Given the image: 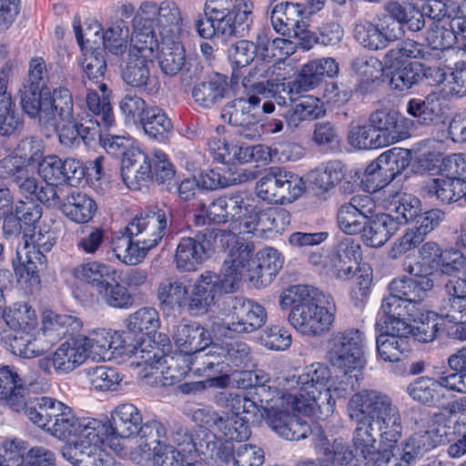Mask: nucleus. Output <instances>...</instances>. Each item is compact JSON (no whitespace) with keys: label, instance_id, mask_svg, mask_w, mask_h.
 <instances>
[{"label":"nucleus","instance_id":"9d476101","mask_svg":"<svg viewBox=\"0 0 466 466\" xmlns=\"http://www.w3.org/2000/svg\"><path fill=\"white\" fill-rule=\"evenodd\" d=\"M260 101L257 96L236 98L224 106L221 117L234 128L236 135L256 140L261 136Z\"/></svg>","mask_w":466,"mask_h":466},{"label":"nucleus","instance_id":"09e8293b","mask_svg":"<svg viewBox=\"0 0 466 466\" xmlns=\"http://www.w3.org/2000/svg\"><path fill=\"white\" fill-rule=\"evenodd\" d=\"M163 428L165 430L164 436L156 440L153 445H177L176 450L184 457H187L190 452H195L192 445L194 434L183 423L175 420L169 425V429L164 423Z\"/></svg>","mask_w":466,"mask_h":466},{"label":"nucleus","instance_id":"c756f323","mask_svg":"<svg viewBox=\"0 0 466 466\" xmlns=\"http://www.w3.org/2000/svg\"><path fill=\"white\" fill-rule=\"evenodd\" d=\"M25 395H28V391L25 381L15 369L0 367V399L5 400L13 410L19 412L25 406Z\"/></svg>","mask_w":466,"mask_h":466},{"label":"nucleus","instance_id":"58836bf2","mask_svg":"<svg viewBox=\"0 0 466 466\" xmlns=\"http://www.w3.org/2000/svg\"><path fill=\"white\" fill-rule=\"evenodd\" d=\"M96 210V202L76 188L66 193L62 212L76 223L89 221Z\"/></svg>","mask_w":466,"mask_h":466},{"label":"nucleus","instance_id":"6ab92c4d","mask_svg":"<svg viewBox=\"0 0 466 466\" xmlns=\"http://www.w3.org/2000/svg\"><path fill=\"white\" fill-rule=\"evenodd\" d=\"M381 310L385 316L376 322V329L386 328L394 332L407 333L411 330L410 322L414 319L419 309L390 292L382 300Z\"/></svg>","mask_w":466,"mask_h":466},{"label":"nucleus","instance_id":"412c9836","mask_svg":"<svg viewBox=\"0 0 466 466\" xmlns=\"http://www.w3.org/2000/svg\"><path fill=\"white\" fill-rule=\"evenodd\" d=\"M121 176L127 187L137 190L152 177V164L138 147H131L122 159Z\"/></svg>","mask_w":466,"mask_h":466},{"label":"nucleus","instance_id":"774afa93","mask_svg":"<svg viewBox=\"0 0 466 466\" xmlns=\"http://www.w3.org/2000/svg\"><path fill=\"white\" fill-rule=\"evenodd\" d=\"M218 431L222 433L226 441L230 442L247 441L251 435L248 421L236 414L224 416Z\"/></svg>","mask_w":466,"mask_h":466},{"label":"nucleus","instance_id":"c9c22d12","mask_svg":"<svg viewBox=\"0 0 466 466\" xmlns=\"http://www.w3.org/2000/svg\"><path fill=\"white\" fill-rule=\"evenodd\" d=\"M396 223L386 213L377 214L374 218H369L362 230L361 238L369 247L383 246L392 235L397 232Z\"/></svg>","mask_w":466,"mask_h":466},{"label":"nucleus","instance_id":"603ef678","mask_svg":"<svg viewBox=\"0 0 466 466\" xmlns=\"http://www.w3.org/2000/svg\"><path fill=\"white\" fill-rule=\"evenodd\" d=\"M74 86L76 88H86V106L95 116H100L101 121L105 127H109L114 122V116L111 105L106 97L102 99L98 96L97 93L94 90L93 85H87V81L84 77L76 78Z\"/></svg>","mask_w":466,"mask_h":466},{"label":"nucleus","instance_id":"f257e3e1","mask_svg":"<svg viewBox=\"0 0 466 466\" xmlns=\"http://www.w3.org/2000/svg\"><path fill=\"white\" fill-rule=\"evenodd\" d=\"M355 412V452L365 461V466H383L382 452L375 444L378 437L396 443L402 435L403 426L399 408L392 399L380 391L364 390L354 394L349 402Z\"/></svg>","mask_w":466,"mask_h":466},{"label":"nucleus","instance_id":"680f3d73","mask_svg":"<svg viewBox=\"0 0 466 466\" xmlns=\"http://www.w3.org/2000/svg\"><path fill=\"white\" fill-rule=\"evenodd\" d=\"M354 36L362 46L374 51L384 49L390 43L378 25L372 23L357 25Z\"/></svg>","mask_w":466,"mask_h":466},{"label":"nucleus","instance_id":"f03ea898","mask_svg":"<svg viewBox=\"0 0 466 466\" xmlns=\"http://www.w3.org/2000/svg\"><path fill=\"white\" fill-rule=\"evenodd\" d=\"M254 22L252 0H208L204 15L196 20L198 35L209 39L214 35L243 37Z\"/></svg>","mask_w":466,"mask_h":466},{"label":"nucleus","instance_id":"7c9ffc66","mask_svg":"<svg viewBox=\"0 0 466 466\" xmlns=\"http://www.w3.org/2000/svg\"><path fill=\"white\" fill-rule=\"evenodd\" d=\"M156 51L159 67L166 76H175L184 68L186 52L178 38L161 39Z\"/></svg>","mask_w":466,"mask_h":466},{"label":"nucleus","instance_id":"393cba45","mask_svg":"<svg viewBox=\"0 0 466 466\" xmlns=\"http://www.w3.org/2000/svg\"><path fill=\"white\" fill-rule=\"evenodd\" d=\"M433 287L434 281L431 276L420 275L415 278L395 279L390 283L389 290L419 309V306Z\"/></svg>","mask_w":466,"mask_h":466},{"label":"nucleus","instance_id":"ea45409f","mask_svg":"<svg viewBox=\"0 0 466 466\" xmlns=\"http://www.w3.org/2000/svg\"><path fill=\"white\" fill-rule=\"evenodd\" d=\"M82 327V321L71 315L46 313L43 319V331L52 339H60L66 336H77Z\"/></svg>","mask_w":466,"mask_h":466},{"label":"nucleus","instance_id":"6e6d98bb","mask_svg":"<svg viewBox=\"0 0 466 466\" xmlns=\"http://www.w3.org/2000/svg\"><path fill=\"white\" fill-rule=\"evenodd\" d=\"M399 114L394 110H376L369 118L370 125L377 130V134L384 136L388 146L395 143L400 137L398 124Z\"/></svg>","mask_w":466,"mask_h":466},{"label":"nucleus","instance_id":"1a4fd4ad","mask_svg":"<svg viewBox=\"0 0 466 466\" xmlns=\"http://www.w3.org/2000/svg\"><path fill=\"white\" fill-rule=\"evenodd\" d=\"M238 286L234 279L222 272L205 270L195 280L187 299V310L191 316H204L218 300L226 294L233 293Z\"/></svg>","mask_w":466,"mask_h":466},{"label":"nucleus","instance_id":"cd10ccee","mask_svg":"<svg viewBox=\"0 0 466 466\" xmlns=\"http://www.w3.org/2000/svg\"><path fill=\"white\" fill-rule=\"evenodd\" d=\"M407 112L422 126L438 127L447 119L439 96L430 94L424 98H412L408 102Z\"/></svg>","mask_w":466,"mask_h":466},{"label":"nucleus","instance_id":"0eeeda50","mask_svg":"<svg viewBox=\"0 0 466 466\" xmlns=\"http://www.w3.org/2000/svg\"><path fill=\"white\" fill-rule=\"evenodd\" d=\"M365 336L358 329L332 332L327 340V360L345 374L364 366Z\"/></svg>","mask_w":466,"mask_h":466},{"label":"nucleus","instance_id":"a19ab883","mask_svg":"<svg viewBox=\"0 0 466 466\" xmlns=\"http://www.w3.org/2000/svg\"><path fill=\"white\" fill-rule=\"evenodd\" d=\"M296 399L298 409L304 406L313 412L319 410V414L323 416H329L334 410L335 395L331 391V386L313 388L305 392H299Z\"/></svg>","mask_w":466,"mask_h":466},{"label":"nucleus","instance_id":"69168bd1","mask_svg":"<svg viewBox=\"0 0 466 466\" xmlns=\"http://www.w3.org/2000/svg\"><path fill=\"white\" fill-rule=\"evenodd\" d=\"M444 291L448 297L441 306L447 307L446 310H466V269L460 278H453L444 284Z\"/></svg>","mask_w":466,"mask_h":466},{"label":"nucleus","instance_id":"8fccbe9b","mask_svg":"<svg viewBox=\"0 0 466 466\" xmlns=\"http://www.w3.org/2000/svg\"><path fill=\"white\" fill-rule=\"evenodd\" d=\"M189 294L187 287L176 278L162 280L157 288V299L160 309L169 314L175 306H181L186 295Z\"/></svg>","mask_w":466,"mask_h":466},{"label":"nucleus","instance_id":"bf43d9fd","mask_svg":"<svg viewBox=\"0 0 466 466\" xmlns=\"http://www.w3.org/2000/svg\"><path fill=\"white\" fill-rule=\"evenodd\" d=\"M446 309L445 306L440 309V331L451 339L466 340V313Z\"/></svg>","mask_w":466,"mask_h":466},{"label":"nucleus","instance_id":"c85d7f7f","mask_svg":"<svg viewBox=\"0 0 466 466\" xmlns=\"http://www.w3.org/2000/svg\"><path fill=\"white\" fill-rule=\"evenodd\" d=\"M85 335L71 336L55 351V370L69 372L88 358Z\"/></svg>","mask_w":466,"mask_h":466},{"label":"nucleus","instance_id":"aec40b11","mask_svg":"<svg viewBox=\"0 0 466 466\" xmlns=\"http://www.w3.org/2000/svg\"><path fill=\"white\" fill-rule=\"evenodd\" d=\"M312 442L317 454L319 455L320 466H365V461L360 455H353L352 451L341 443L334 441L330 444L319 426H315Z\"/></svg>","mask_w":466,"mask_h":466},{"label":"nucleus","instance_id":"4be33fe9","mask_svg":"<svg viewBox=\"0 0 466 466\" xmlns=\"http://www.w3.org/2000/svg\"><path fill=\"white\" fill-rule=\"evenodd\" d=\"M172 339L180 351L196 355L211 343L212 337L199 323L181 321L174 327Z\"/></svg>","mask_w":466,"mask_h":466},{"label":"nucleus","instance_id":"bb28decb","mask_svg":"<svg viewBox=\"0 0 466 466\" xmlns=\"http://www.w3.org/2000/svg\"><path fill=\"white\" fill-rule=\"evenodd\" d=\"M463 23L464 21L455 18L445 25L431 24L425 35L427 46L433 53L453 47L460 38H466V26Z\"/></svg>","mask_w":466,"mask_h":466},{"label":"nucleus","instance_id":"37998d69","mask_svg":"<svg viewBox=\"0 0 466 466\" xmlns=\"http://www.w3.org/2000/svg\"><path fill=\"white\" fill-rule=\"evenodd\" d=\"M222 344L210 343L198 351L192 362L196 370L206 373L207 376L227 372L226 360Z\"/></svg>","mask_w":466,"mask_h":466},{"label":"nucleus","instance_id":"f8f14e48","mask_svg":"<svg viewBox=\"0 0 466 466\" xmlns=\"http://www.w3.org/2000/svg\"><path fill=\"white\" fill-rule=\"evenodd\" d=\"M224 309L231 315L227 330L242 334L251 333L260 329L267 320L263 306L244 297L228 296L223 299Z\"/></svg>","mask_w":466,"mask_h":466},{"label":"nucleus","instance_id":"20e7f679","mask_svg":"<svg viewBox=\"0 0 466 466\" xmlns=\"http://www.w3.org/2000/svg\"><path fill=\"white\" fill-rule=\"evenodd\" d=\"M108 422L113 440L118 437L138 438L143 451L150 449L156 440L165 434L163 422L154 419L143 421L141 410L132 403L117 405L111 412Z\"/></svg>","mask_w":466,"mask_h":466},{"label":"nucleus","instance_id":"a878e982","mask_svg":"<svg viewBox=\"0 0 466 466\" xmlns=\"http://www.w3.org/2000/svg\"><path fill=\"white\" fill-rule=\"evenodd\" d=\"M194 101L203 108H212L229 95L227 76L215 74L197 82L191 91Z\"/></svg>","mask_w":466,"mask_h":466},{"label":"nucleus","instance_id":"2f4dec72","mask_svg":"<svg viewBox=\"0 0 466 466\" xmlns=\"http://www.w3.org/2000/svg\"><path fill=\"white\" fill-rule=\"evenodd\" d=\"M380 332L377 337V351L385 361L394 362L400 359V355L410 350L409 333L394 332L390 329H376Z\"/></svg>","mask_w":466,"mask_h":466},{"label":"nucleus","instance_id":"2eb2a0df","mask_svg":"<svg viewBox=\"0 0 466 466\" xmlns=\"http://www.w3.org/2000/svg\"><path fill=\"white\" fill-rule=\"evenodd\" d=\"M171 217L172 210L167 207L164 208H149L136 216L127 226V230L129 231V234L139 238V243L155 248L163 238Z\"/></svg>","mask_w":466,"mask_h":466},{"label":"nucleus","instance_id":"864d4df0","mask_svg":"<svg viewBox=\"0 0 466 466\" xmlns=\"http://www.w3.org/2000/svg\"><path fill=\"white\" fill-rule=\"evenodd\" d=\"M431 179L427 184L429 194L435 196L441 202L450 204L461 199L463 196L465 183L455 180L450 177H441Z\"/></svg>","mask_w":466,"mask_h":466},{"label":"nucleus","instance_id":"423d86ee","mask_svg":"<svg viewBox=\"0 0 466 466\" xmlns=\"http://www.w3.org/2000/svg\"><path fill=\"white\" fill-rule=\"evenodd\" d=\"M46 65L42 57L32 58L23 86L19 90L20 104L24 112L40 123L51 120V90L45 76Z\"/></svg>","mask_w":466,"mask_h":466},{"label":"nucleus","instance_id":"b1692460","mask_svg":"<svg viewBox=\"0 0 466 466\" xmlns=\"http://www.w3.org/2000/svg\"><path fill=\"white\" fill-rule=\"evenodd\" d=\"M61 453L74 466H122L109 454L77 440L64 445Z\"/></svg>","mask_w":466,"mask_h":466},{"label":"nucleus","instance_id":"e2e57ef3","mask_svg":"<svg viewBox=\"0 0 466 466\" xmlns=\"http://www.w3.org/2000/svg\"><path fill=\"white\" fill-rule=\"evenodd\" d=\"M330 379V370L326 364L316 362L306 367L298 377L299 392H305L313 388L326 387Z\"/></svg>","mask_w":466,"mask_h":466},{"label":"nucleus","instance_id":"5fc2aeb1","mask_svg":"<svg viewBox=\"0 0 466 466\" xmlns=\"http://www.w3.org/2000/svg\"><path fill=\"white\" fill-rule=\"evenodd\" d=\"M349 144L357 149H375L388 146L384 136L377 134V130L369 125L351 127L348 134Z\"/></svg>","mask_w":466,"mask_h":466},{"label":"nucleus","instance_id":"4c0bfd02","mask_svg":"<svg viewBox=\"0 0 466 466\" xmlns=\"http://www.w3.org/2000/svg\"><path fill=\"white\" fill-rule=\"evenodd\" d=\"M78 441L87 444L93 449L101 451L100 444L113 441L111 426L108 420L102 421L96 419H81L75 435Z\"/></svg>","mask_w":466,"mask_h":466},{"label":"nucleus","instance_id":"c03bdc74","mask_svg":"<svg viewBox=\"0 0 466 466\" xmlns=\"http://www.w3.org/2000/svg\"><path fill=\"white\" fill-rule=\"evenodd\" d=\"M383 58L399 62H409L408 59L431 62L437 59V54L427 45L407 38L388 50Z\"/></svg>","mask_w":466,"mask_h":466},{"label":"nucleus","instance_id":"72a5a7b5","mask_svg":"<svg viewBox=\"0 0 466 466\" xmlns=\"http://www.w3.org/2000/svg\"><path fill=\"white\" fill-rule=\"evenodd\" d=\"M408 395L415 401L428 406L440 408L445 404V393L440 388L436 379L420 377L409 384Z\"/></svg>","mask_w":466,"mask_h":466},{"label":"nucleus","instance_id":"7ed1b4c3","mask_svg":"<svg viewBox=\"0 0 466 466\" xmlns=\"http://www.w3.org/2000/svg\"><path fill=\"white\" fill-rule=\"evenodd\" d=\"M133 34L144 41H151L158 46L154 25L158 28L161 39L178 38L183 30V16L179 6L173 1L157 4L153 1L141 3L132 20Z\"/></svg>","mask_w":466,"mask_h":466},{"label":"nucleus","instance_id":"3c124183","mask_svg":"<svg viewBox=\"0 0 466 466\" xmlns=\"http://www.w3.org/2000/svg\"><path fill=\"white\" fill-rule=\"evenodd\" d=\"M410 151L405 148L394 147L380 155L382 163L384 184H389L409 167L410 164Z\"/></svg>","mask_w":466,"mask_h":466},{"label":"nucleus","instance_id":"9b49d317","mask_svg":"<svg viewBox=\"0 0 466 466\" xmlns=\"http://www.w3.org/2000/svg\"><path fill=\"white\" fill-rule=\"evenodd\" d=\"M217 234L213 229L204 228L194 237L180 238L174 257L176 268L180 272H194L210 258Z\"/></svg>","mask_w":466,"mask_h":466},{"label":"nucleus","instance_id":"49530a36","mask_svg":"<svg viewBox=\"0 0 466 466\" xmlns=\"http://www.w3.org/2000/svg\"><path fill=\"white\" fill-rule=\"evenodd\" d=\"M138 124L147 136L159 141H165L173 130L170 118L157 106H149Z\"/></svg>","mask_w":466,"mask_h":466},{"label":"nucleus","instance_id":"6e6552de","mask_svg":"<svg viewBox=\"0 0 466 466\" xmlns=\"http://www.w3.org/2000/svg\"><path fill=\"white\" fill-rule=\"evenodd\" d=\"M306 190V182L299 175L278 166L265 169L256 184L257 196L270 204H289Z\"/></svg>","mask_w":466,"mask_h":466},{"label":"nucleus","instance_id":"a18cd8bd","mask_svg":"<svg viewBox=\"0 0 466 466\" xmlns=\"http://www.w3.org/2000/svg\"><path fill=\"white\" fill-rule=\"evenodd\" d=\"M387 209V216L396 223L399 229L400 225L414 223L421 210V203L416 197L403 195L390 201Z\"/></svg>","mask_w":466,"mask_h":466},{"label":"nucleus","instance_id":"4468645a","mask_svg":"<svg viewBox=\"0 0 466 466\" xmlns=\"http://www.w3.org/2000/svg\"><path fill=\"white\" fill-rule=\"evenodd\" d=\"M272 400H266L265 417L268 425L279 436L289 441L306 439L309 434L313 441L315 427L311 429L309 423L295 413H290L288 408L272 404Z\"/></svg>","mask_w":466,"mask_h":466},{"label":"nucleus","instance_id":"f704fd0d","mask_svg":"<svg viewBox=\"0 0 466 466\" xmlns=\"http://www.w3.org/2000/svg\"><path fill=\"white\" fill-rule=\"evenodd\" d=\"M326 114L323 102L313 96H302L285 114L287 127L291 131L299 127L303 121H312Z\"/></svg>","mask_w":466,"mask_h":466},{"label":"nucleus","instance_id":"ddd939ff","mask_svg":"<svg viewBox=\"0 0 466 466\" xmlns=\"http://www.w3.org/2000/svg\"><path fill=\"white\" fill-rule=\"evenodd\" d=\"M0 466H56V455L43 446L28 449L24 441L5 440L0 443Z\"/></svg>","mask_w":466,"mask_h":466},{"label":"nucleus","instance_id":"dca6fc26","mask_svg":"<svg viewBox=\"0 0 466 466\" xmlns=\"http://www.w3.org/2000/svg\"><path fill=\"white\" fill-rule=\"evenodd\" d=\"M334 319V311L318 303L290 310L289 315V321L298 331L312 337H319L329 331Z\"/></svg>","mask_w":466,"mask_h":466},{"label":"nucleus","instance_id":"f3484780","mask_svg":"<svg viewBox=\"0 0 466 466\" xmlns=\"http://www.w3.org/2000/svg\"><path fill=\"white\" fill-rule=\"evenodd\" d=\"M387 76L390 77V86L397 91H405L418 85L428 75L433 72L439 75L437 83L443 82V74L438 67L424 69L418 62H399L383 58Z\"/></svg>","mask_w":466,"mask_h":466},{"label":"nucleus","instance_id":"e433bc0d","mask_svg":"<svg viewBox=\"0 0 466 466\" xmlns=\"http://www.w3.org/2000/svg\"><path fill=\"white\" fill-rule=\"evenodd\" d=\"M74 276L90 284L98 293L109 285L116 277V270L109 265L90 261L77 265L73 270Z\"/></svg>","mask_w":466,"mask_h":466},{"label":"nucleus","instance_id":"052dcab7","mask_svg":"<svg viewBox=\"0 0 466 466\" xmlns=\"http://www.w3.org/2000/svg\"><path fill=\"white\" fill-rule=\"evenodd\" d=\"M12 154L25 167L38 164L44 154L43 141L35 136L25 137L18 141Z\"/></svg>","mask_w":466,"mask_h":466},{"label":"nucleus","instance_id":"de8ad7c7","mask_svg":"<svg viewBox=\"0 0 466 466\" xmlns=\"http://www.w3.org/2000/svg\"><path fill=\"white\" fill-rule=\"evenodd\" d=\"M106 52L101 47H90L83 51L82 57L79 60V66L82 68L83 76L87 81V85L98 83L104 78L106 70Z\"/></svg>","mask_w":466,"mask_h":466},{"label":"nucleus","instance_id":"5701e85b","mask_svg":"<svg viewBox=\"0 0 466 466\" xmlns=\"http://www.w3.org/2000/svg\"><path fill=\"white\" fill-rule=\"evenodd\" d=\"M255 245L242 238H233L228 244L227 257L224 260L222 272L234 279L238 286L241 280V271L253 260Z\"/></svg>","mask_w":466,"mask_h":466},{"label":"nucleus","instance_id":"a211bd4d","mask_svg":"<svg viewBox=\"0 0 466 466\" xmlns=\"http://www.w3.org/2000/svg\"><path fill=\"white\" fill-rule=\"evenodd\" d=\"M381 310L385 316L376 322V329L386 328L394 332L407 333L411 330L410 322L414 319L419 309L390 292L382 300Z\"/></svg>","mask_w":466,"mask_h":466},{"label":"nucleus","instance_id":"39448f33","mask_svg":"<svg viewBox=\"0 0 466 466\" xmlns=\"http://www.w3.org/2000/svg\"><path fill=\"white\" fill-rule=\"evenodd\" d=\"M144 40L131 34L130 46L124 59L121 76L127 85L148 95H154L159 90L160 84L157 78L150 74L149 66L157 46L151 41Z\"/></svg>","mask_w":466,"mask_h":466},{"label":"nucleus","instance_id":"338daca9","mask_svg":"<svg viewBox=\"0 0 466 466\" xmlns=\"http://www.w3.org/2000/svg\"><path fill=\"white\" fill-rule=\"evenodd\" d=\"M317 289L308 285H296L286 289L280 297V306H291V310L301 309L307 305L315 304Z\"/></svg>","mask_w":466,"mask_h":466},{"label":"nucleus","instance_id":"0e129e2a","mask_svg":"<svg viewBox=\"0 0 466 466\" xmlns=\"http://www.w3.org/2000/svg\"><path fill=\"white\" fill-rule=\"evenodd\" d=\"M228 198L225 197H219L213 200L208 206L204 203H200L198 207L199 214L195 216L197 225H205L208 219L212 224H224L230 220L228 214Z\"/></svg>","mask_w":466,"mask_h":466},{"label":"nucleus","instance_id":"13d9d810","mask_svg":"<svg viewBox=\"0 0 466 466\" xmlns=\"http://www.w3.org/2000/svg\"><path fill=\"white\" fill-rule=\"evenodd\" d=\"M129 29L127 23L120 19L113 23L103 35V49L115 56H122L127 51Z\"/></svg>","mask_w":466,"mask_h":466},{"label":"nucleus","instance_id":"473e14b6","mask_svg":"<svg viewBox=\"0 0 466 466\" xmlns=\"http://www.w3.org/2000/svg\"><path fill=\"white\" fill-rule=\"evenodd\" d=\"M303 5L299 3L281 2L273 7L270 19L274 29L283 35L291 36L294 30L302 22Z\"/></svg>","mask_w":466,"mask_h":466},{"label":"nucleus","instance_id":"79ce46f5","mask_svg":"<svg viewBox=\"0 0 466 466\" xmlns=\"http://www.w3.org/2000/svg\"><path fill=\"white\" fill-rule=\"evenodd\" d=\"M228 180L229 179H227L226 177H223V179L220 178L218 173L211 171L210 174L202 176L200 181L196 177H187L183 179L177 187V193L181 200L188 201L195 196L196 191L198 188L213 190L219 187H225L241 181L237 177L230 179V182H228Z\"/></svg>","mask_w":466,"mask_h":466},{"label":"nucleus","instance_id":"4d7b16f0","mask_svg":"<svg viewBox=\"0 0 466 466\" xmlns=\"http://www.w3.org/2000/svg\"><path fill=\"white\" fill-rule=\"evenodd\" d=\"M159 327L158 312L154 308H142L129 315L127 329L134 334L151 335Z\"/></svg>","mask_w":466,"mask_h":466}]
</instances>
